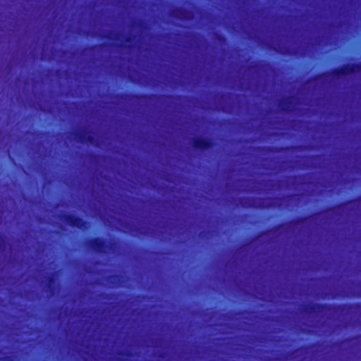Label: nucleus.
I'll list each match as a JSON object with an SVG mask.
<instances>
[{
    "mask_svg": "<svg viewBox=\"0 0 361 361\" xmlns=\"http://www.w3.org/2000/svg\"><path fill=\"white\" fill-rule=\"evenodd\" d=\"M361 71V62L347 63L334 68L331 74L336 78L353 75Z\"/></svg>",
    "mask_w": 361,
    "mask_h": 361,
    "instance_id": "obj_1",
    "label": "nucleus"
},
{
    "mask_svg": "<svg viewBox=\"0 0 361 361\" xmlns=\"http://www.w3.org/2000/svg\"><path fill=\"white\" fill-rule=\"evenodd\" d=\"M110 243L106 239L101 237H95L90 239L87 243V247L95 252L99 254H106L111 250Z\"/></svg>",
    "mask_w": 361,
    "mask_h": 361,
    "instance_id": "obj_2",
    "label": "nucleus"
},
{
    "mask_svg": "<svg viewBox=\"0 0 361 361\" xmlns=\"http://www.w3.org/2000/svg\"><path fill=\"white\" fill-rule=\"evenodd\" d=\"M345 305H333L327 303H312L307 305L304 307V312L307 314L320 312L322 311H329L333 309H341L344 307Z\"/></svg>",
    "mask_w": 361,
    "mask_h": 361,
    "instance_id": "obj_3",
    "label": "nucleus"
},
{
    "mask_svg": "<svg viewBox=\"0 0 361 361\" xmlns=\"http://www.w3.org/2000/svg\"><path fill=\"white\" fill-rule=\"evenodd\" d=\"M214 146V142L207 137H195L192 141V147L197 151H206L213 148Z\"/></svg>",
    "mask_w": 361,
    "mask_h": 361,
    "instance_id": "obj_4",
    "label": "nucleus"
},
{
    "mask_svg": "<svg viewBox=\"0 0 361 361\" xmlns=\"http://www.w3.org/2000/svg\"><path fill=\"white\" fill-rule=\"evenodd\" d=\"M86 133L87 131L85 130L75 133V136L76 140L80 143L93 145L96 141L95 137L90 134L87 135Z\"/></svg>",
    "mask_w": 361,
    "mask_h": 361,
    "instance_id": "obj_5",
    "label": "nucleus"
},
{
    "mask_svg": "<svg viewBox=\"0 0 361 361\" xmlns=\"http://www.w3.org/2000/svg\"><path fill=\"white\" fill-rule=\"evenodd\" d=\"M309 217H300L295 220L290 221L288 223L283 224H281L274 227L271 231H276L277 229L282 228L283 226H294L300 224H303Z\"/></svg>",
    "mask_w": 361,
    "mask_h": 361,
    "instance_id": "obj_6",
    "label": "nucleus"
},
{
    "mask_svg": "<svg viewBox=\"0 0 361 361\" xmlns=\"http://www.w3.org/2000/svg\"><path fill=\"white\" fill-rule=\"evenodd\" d=\"M60 218L67 225L72 227L74 224V221L75 220L76 215L73 214L65 213L61 214Z\"/></svg>",
    "mask_w": 361,
    "mask_h": 361,
    "instance_id": "obj_7",
    "label": "nucleus"
},
{
    "mask_svg": "<svg viewBox=\"0 0 361 361\" xmlns=\"http://www.w3.org/2000/svg\"><path fill=\"white\" fill-rule=\"evenodd\" d=\"M87 224L88 223L85 220L78 216H76L75 220L74 221V224L72 227L78 229H84L87 228Z\"/></svg>",
    "mask_w": 361,
    "mask_h": 361,
    "instance_id": "obj_8",
    "label": "nucleus"
},
{
    "mask_svg": "<svg viewBox=\"0 0 361 361\" xmlns=\"http://www.w3.org/2000/svg\"><path fill=\"white\" fill-rule=\"evenodd\" d=\"M87 224L88 223L85 220L78 216H76L75 220L74 221V224L72 227L78 229H84L87 228Z\"/></svg>",
    "mask_w": 361,
    "mask_h": 361,
    "instance_id": "obj_9",
    "label": "nucleus"
},
{
    "mask_svg": "<svg viewBox=\"0 0 361 361\" xmlns=\"http://www.w3.org/2000/svg\"><path fill=\"white\" fill-rule=\"evenodd\" d=\"M56 282V277L55 274H52L51 276L48 277V284L47 286L51 290H54L55 289L54 285Z\"/></svg>",
    "mask_w": 361,
    "mask_h": 361,
    "instance_id": "obj_10",
    "label": "nucleus"
},
{
    "mask_svg": "<svg viewBox=\"0 0 361 361\" xmlns=\"http://www.w3.org/2000/svg\"><path fill=\"white\" fill-rule=\"evenodd\" d=\"M133 97L137 99H149L153 97H156L157 95L155 94H134L133 95Z\"/></svg>",
    "mask_w": 361,
    "mask_h": 361,
    "instance_id": "obj_11",
    "label": "nucleus"
},
{
    "mask_svg": "<svg viewBox=\"0 0 361 361\" xmlns=\"http://www.w3.org/2000/svg\"><path fill=\"white\" fill-rule=\"evenodd\" d=\"M293 97H288L281 102L282 106H290L293 104Z\"/></svg>",
    "mask_w": 361,
    "mask_h": 361,
    "instance_id": "obj_12",
    "label": "nucleus"
},
{
    "mask_svg": "<svg viewBox=\"0 0 361 361\" xmlns=\"http://www.w3.org/2000/svg\"><path fill=\"white\" fill-rule=\"evenodd\" d=\"M176 11L178 13L181 14V15H183V14H185V13H188V11H185V9L181 8H177V9L176 10Z\"/></svg>",
    "mask_w": 361,
    "mask_h": 361,
    "instance_id": "obj_13",
    "label": "nucleus"
},
{
    "mask_svg": "<svg viewBox=\"0 0 361 361\" xmlns=\"http://www.w3.org/2000/svg\"><path fill=\"white\" fill-rule=\"evenodd\" d=\"M4 243H5L4 238L2 235L0 234V249L3 247V246L4 245Z\"/></svg>",
    "mask_w": 361,
    "mask_h": 361,
    "instance_id": "obj_14",
    "label": "nucleus"
},
{
    "mask_svg": "<svg viewBox=\"0 0 361 361\" xmlns=\"http://www.w3.org/2000/svg\"><path fill=\"white\" fill-rule=\"evenodd\" d=\"M328 74H329L328 73H321V74H318V75H317L314 77V80L319 79V78H321L322 77H323L324 75H327Z\"/></svg>",
    "mask_w": 361,
    "mask_h": 361,
    "instance_id": "obj_15",
    "label": "nucleus"
},
{
    "mask_svg": "<svg viewBox=\"0 0 361 361\" xmlns=\"http://www.w3.org/2000/svg\"><path fill=\"white\" fill-rule=\"evenodd\" d=\"M125 41H126V42L130 43V42H131L133 41V38H132V37H130V36H128V37H126L125 38Z\"/></svg>",
    "mask_w": 361,
    "mask_h": 361,
    "instance_id": "obj_16",
    "label": "nucleus"
},
{
    "mask_svg": "<svg viewBox=\"0 0 361 361\" xmlns=\"http://www.w3.org/2000/svg\"><path fill=\"white\" fill-rule=\"evenodd\" d=\"M282 110L284 111H288V108H286L284 106L282 107Z\"/></svg>",
    "mask_w": 361,
    "mask_h": 361,
    "instance_id": "obj_17",
    "label": "nucleus"
},
{
    "mask_svg": "<svg viewBox=\"0 0 361 361\" xmlns=\"http://www.w3.org/2000/svg\"><path fill=\"white\" fill-rule=\"evenodd\" d=\"M348 202H344V203H343V204H339V205L338 206V207H341L342 205H343V204H348Z\"/></svg>",
    "mask_w": 361,
    "mask_h": 361,
    "instance_id": "obj_18",
    "label": "nucleus"
},
{
    "mask_svg": "<svg viewBox=\"0 0 361 361\" xmlns=\"http://www.w3.org/2000/svg\"><path fill=\"white\" fill-rule=\"evenodd\" d=\"M263 234H264V232H262V233H260V234L259 235V236H261V235H262Z\"/></svg>",
    "mask_w": 361,
    "mask_h": 361,
    "instance_id": "obj_19",
    "label": "nucleus"
}]
</instances>
